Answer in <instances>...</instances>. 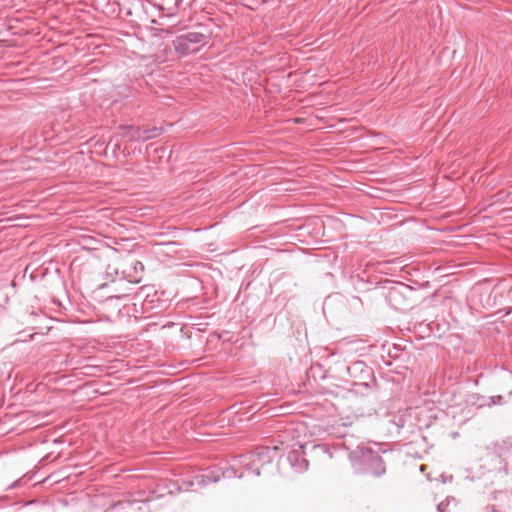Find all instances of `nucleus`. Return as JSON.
Returning <instances> with one entry per match:
<instances>
[{
    "mask_svg": "<svg viewBox=\"0 0 512 512\" xmlns=\"http://www.w3.org/2000/svg\"><path fill=\"white\" fill-rule=\"evenodd\" d=\"M370 458L371 459H374V458L378 459L379 457H378V455H371Z\"/></svg>",
    "mask_w": 512,
    "mask_h": 512,
    "instance_id": "nucleus-5",
    "label": "nucleus"
},
{
    "mask_svg": "<svg viewBox=\"0 0 512 512\" xmlns=\"http://www.w3.org/2000/svg\"><path fill=\"white\" fill-rule=\"evenodd\" d=\"M138 268H139L141 271H143V269H144V267H143V265H142V263H141V262H139V261H135V262H134V269H135V270H137Z\"/></svg>",
    "mask_w": 512,
    "mask_h": 512,
    "instance_id": "nucleus-3",
    "label": "nucleus"
},
{
    "mask_svg": "<svg viewBox=\"0 0 512 512\" xmlns=\"http://www.w3.org/2000/svg\"><path fill=\"white\" fill-rule=\"evenodd\" d=\"M366 452L370 454V451L366 450L365 448H362V454H363V456H365V453H366Z\"/></svg>",
    "mask_w": 512,
    "mask_h": 512,
    "instance_id": "nucleus-4",
    "label": "nucleus"
},
{
    "mask_svg": "<svg viewBox=\"0 0 512 512\" xmlns=\"http://www.w3.org/2000/svg\"><path fill=\"white\" fill-rule=\"evenodd\" d=\"M153 137V135H149L147 132H145V135H138L137 136V139H140V140H147L149 138Z\"/></svg>",
    "mask_w": 512,
    "mask_h": 512,
    "instance_id": "nucleus-2",
    "label": "nucleus"
},
{
    "mask_svg": "<svg viewBox=\"0 0 512 512\" xmlns=\"http://www.w3.org/2000/svg\"><path fill=\"white\" fill-rule=\"evenodd\" d=\"M200 37L201 35H198V34H188L185 38H180L178 39V48L180 47H185L186 50L188 51H196L195 48H190L189 47V44L190 43H197L200 41Z\"/></svg>",
    "mask_w": 512,
    "mask_h": 512,
    "instance_id": "nucleus-1",
    "label": "nucleus"
}]
</instances>
